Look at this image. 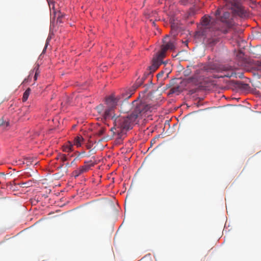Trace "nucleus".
Masks as SVG:
<instances>
[{
  "label": "nucleus",
  "instance_id": "obj_30",
  "mask_svg": "<svg viewBox=\"0 0 261 261\" xmlns=\"http://www.w3.org/2000/svg\"><path fill=\"white\" fill-rule=\"evenodd\" d=\"M65 165L67 167H69L70 166V165L68 163H66Z\"/></svg>",
  "mask_w": 261,
  "mask_h": 261
},
{
  "label": "nucleus",
  "instance_id": "obj_27",
  "mask_svg": "<svg viewBox=\"0 0 261 261\" xmlns=\"http://www.w3.org/2000/svg\"><path fill=\"white\" fill-rule=\"evenodd\" d=\"M164 74V72L163 71H161V72H160L158 75H157V76L158 77H161L163 76Z\"/></svg>",
  "mask_w": 261,
  "mask_h": 261
},
{
  "label": "nucleus",
  "instance_id": "obj_35",
  "mask_svg": "<svg viewBox=\"0 0 261 261\" xmlns=\"http://www.w3.org/2000/svg\"><path fill=\"white\" fill-rule=\"evenodd\" d=\"M56 159H57V160H59V154L57 155V156Z\"/></svg>",
  "mask_w": 261,
  "mask_h": 261
},
{
  "label": "nucleus",
  "instance_id": "obj_18",
  "mask_svg": "<svg viewBox=\"0 0 261 261\" xmlns=\"http://www.w3.org/2000/svg\"><path fill=\"white\" fill-rule=\"evenodd\" d=\"M59 160H60L61 162H62L63 163L66 161H68V159L67 157L66 154L60 153L59 154Z\"/></svg>",
  "mask_w": 261,
  "mask_h": 261
},
{
  "label": "nucleus",
  "instance_id": "obj_36",
  "mask_svg": "<svg viewBox=\"0 0 261 261\" xmlns=\"http://www.w3.org/2000/svg\"><path fill=\"white\" fill-rule=\"evenodd\" d=\"M75 159H74V161H73L71 162V164H73V162H74V161H75Z\"/></svg>",
  "mask_w": 261,
  "mask_h": 261
},
{
  "label": "nucleus",
  "instance_id": "obj_11",
  "mask_svg": "<svg viewBox=\"0 0 261 261\" xmlns=\"http://www.w3.org/2000/svg\"><path fill=\"white\" fill-rule=\"evenodd\" d=\"M114 110L113 109L109 108L107 107V109L105 110V112L102 114V116L105 120L108 119H111L114 121V119L116 118L115 115L114 114Z\"/></svg>",
  "mask_w": 261,
  "mask_h": 261
},
{
  "label": "nucleus",
  "instance_id": "obj_19",
  "mask_svg": "<svg viewBox=\"0 0 261 261\" xmlns=\"http://www.w3.org/2000/svg\"><path fill=\"white\" fill-rule=\"evenodd\" d=\"M238 14L242 16L244 13V10L241 7H238Z\"/></svg>",
  "mask_w": 261,
  "mask_h": 261
},
{
  "label": "nucleus",
  "instance_id": "obj_4",
  "mask_svg": "<svg viewBox=\"0 0 261 261\" xmlns=\"http://www.w3.org/2000/svg\"><path fill=\"white\" fill-rule=\"evenodd\" d=\"M132 105L135 107L132 114L136 117V119L148 112H152L154 109L153 106L147 103L144 101L138 99L134 100Z\"/></svg>",
  "mask_w": 261,
  "mask_h": 261
},
{
  "label": "nucleus",
  "instance_id": "obj_31",
  "mask_svg": "<svg viewBox=\"0 0 261 261\" xmlns=\"http://www.w3.org/2000/svg\"><path fill=\"white\" fill-rule=\"evenodd\" d=\"M178 53H179V52H178V53H177L175 55H173L172 54V56H173V57H176V56L178 55Z\"/></svg>",
  "mask_w": 261,
  "mask_h": 261
},
{
  "label": "nucleus",
  "instance_id": "obj_5",
  "mask_svg": "<svg viewBox=\"0 0 261 261\" xmlns=\"http://www.w3.org/2000/svg\"><path fill=\"white\" fill-rule=\"evenodd\" d=\"M178 81V79H174L170 81L169 87L171 88L168 93V96L172 97L179 94V83Z\"/></svg>",
  "mask_w": 261,
  "mask_h": 261
},
{
  "label": "nucleus",
  "instance_id": "obj_14",
  "mask_svg": "<svg viewBox=\"0 0 261 261\" xmlns=\"http://www.w3.org/2000/svg\"><path fill=\"white\" fill-rule=\"evenodd\" d=\"M84 140V138L81 135H78L74 138L73 145H75L77 147H81Z\"/></svg>",
  "mask_w": 261,
  "mask_h": 261
},
{
  "label": "nucleus",
  "instance_id": "obj_22",
  "mask_svg": "<svg viewBox=\"0 0 261 261\" xmlns=\"http://www.w3.org/2000/svg\"><path fill=\"white\" fill-rule=\"evenodd\" d=\"M191 0H182V1L180 0V4H182L184 5H186L187 4L191 3Z\"/></svg>",
  "mask_w": 261,
  "mask_h": 261
},
{
  "label": "nucleus",
  "instance_id": "obj_12",
  "mask_svg": "<svg viewBox=\"0 0 261 261\" xmlns=\"http://www.w3.org/2000/svg\"><path fill=\"white\" fill-rule=\"evenodd\" d=\"M84 163L85 164V165L81 166L79 168L82 173L88 171L91 167L94 166V164L92 161H85Z\"/></svg>",
  "mask_w": 261,
  "mask_h": 261
},
{
  "label": "nucleus",
  "instance_id": "obj_25",
  "mask_svg": "<svg viewBox=\"0 0 261 261\" xmlns=\"http://www.w3.org/2000/svg\"><path fill=\"white\" fill-rule=\"evenodd\" d=\"M95 153V152L94 151L93 149H91L89 151V154L88 155H87L86 156H90L91 154H94Z\"/></svg>",
  "mask_w": 261,
  "mask_h": 261
},
{
  "label": "nucleus",
  "instance_id": "obj_13",
  "mask_svg": "<svg viewBox=\"0 0 261 261\" xmlns=\"http://www.w3.org/2000/svg\"><path fill=\"white\" fill-rule=\"evenodd\" d=\"M132 107V105L128 103L126 101H123L120 107V111L124 113H126L128 112Z\"/></svg>",
  "mask_w": 261,
  "mask_h": 261
},
{
  "label": "nucleus",
  "instance_id": "obj_28",
  "mask_svg": "<svg viewBox=\"0 0 261 261\" xmlns=\"http://www.w3.org/2000/svg\"><path fill=\"white\" fill-rule=\"evenodd\" d=\"M150 21L153 26H154V27L155 26V23L154 21H152V20H150Z\"/></svg>",
  "mask_w": 261,
  "mask_h": 261
},
{
  "label": "nucleus",
  "instance_id": "obj_1",
  "mask_svg": "<svg viewBox=\"0 0 261 261\" xmlns=\"http://www.w3.org/2000/svg\"><path fill=\"white\" fill-rule=\"evenodd\" d=\"M179 0H168L166 4H169V8L171 11L170 23L171 30L170 35H167L163 40V44L161 46V50L153 58V64L150 67V69L154 70L158 69L162 64L163 59L166 56L167 51L174 50L178 45L177 36L179 33V20L178 17L174 14V11L177 10Z\"/></svg>",
  "mask_w": 261,
  "mask_h": 261
},
{
  "label": "nucleus",
  "instance_id": "obj_33",
  "mask_svg": "<svg viewBox=\"0 0 261 261\" xmlns=\"http://www.w3.org/2000/svg\"><path fill=\"white\" fill-rule=\"evenodd\" d=\"M85 154V151H83V152H82L80 153V155Z\"/></svg>",
  "mask_w": 261,
  "mask_h": 261
},
{
  "label": "nucleus",
  "instance_id": "obj_10",
  "mask_svg": "<svg viewBox=\"0 0 261 261\" xmlns=\"http://www.w3.org/2000/svg\"><path fill=\"white\" fill-rule=\"evenodd\" d=\"M144 79H138L136 82L135 84L134 85V87H135L134 89L133 90H129L128 92H126L125 94L123 93L122 96L123 97L126 99L127 98H129L131 97V96L133 94L134 91L138 88L139 87H140L143 83V80Z\"/></svg>",
  "mask_w": 261,
  "mask_h": 261
},
{
  "label": "nucleus",
  "instance_id": "obj_34",
  "mask_svg": "<svg viewBox=\"0 0 261 261\" xmlns=\"http://www.w3.org/2000/svg\"><path fill=\"white\" fill-rule=\"evenodd\" d=\"M182 43L183 44H185L186 45H187V43L186 41H182Z\"/></svg>",
  "mask_w": 261,
  "mask_h": 261
},
{
  "label": "nucleus",
  "instance_id": "obj_3",
  "mask_svg": "<svg viewBox=\"0 0 261 261\" xmlns=\"http://www.w3.org/2000/svg\"><path fill=\"white\" fill-rule=\"evenodd\" d=\"M136 120V117L132 113L126 116H117L114 119V127L111 128V130H116L117 128L120 129V131L127 130L132 128Z\"/></svg>",
  "mask_w": 261,
  "mask_h": 261
},
{
  "label": "nucleus",
  "instance_id": "obj_15",
  "mask_svg": "<svg viewBox=\"0 0 261 261\" xmlns=\"http://www.w3.org/2000/svg\"><path fill=\"white\" fill-rule=\"evenodd\" d=\"M73 150V144L69 141L66 145L63 146V151L66 152H71Z\"/></svg>",
  "mask_w": 261,
  "mask_h": 261
},
{
  "label": "nucleus",
  "instance_id": "obj_7",
  "mask_svg": "<svg viewBox=\"0 0 261 261\" xmlns=\"http://www.w3.org/2000/svg\"><path fill=\"white\" fill-rule=\"evenodd\" d=\"M220 70L221 71L226 72V73L224 74L223 76L231 77H237L236 73L234 68L229 65H221L220 67Z\"/></svg>",
  "mask_w": 261,
  "mask_h": 261
},
{
  "label": "nucleus",
  "instance_id": "obj_2",
  "mask_svg": "<svg viewBox=\"0 0 261 261\" xmlns=\"http://www.w3.org/2000/svg\"><path fill=\"white\" fill-rule=\"evenodd\" d=\"M221 10L220 9L217 10L215 12V15L216 19L218 18L220 14ZM218 20H215L214 18L209 16H204L202 18L201 24L203 28L201 30L196 32L195 37L196 38H203L204 41L205 39H207L206 42L210 44H215L218 41L217 38H211L212 36H216L219 35V31H221L224 34L228 32L227 29H221L218 27Z\"/></svg>",
  "mask_w": 261,
  "mask_h": 261
},
{
  "label": "nucleus",
  "instance_id": "obj_21",
  "mask_svg": "<svg viewBox=\"0 0 261 261\" xmlns=\"http://www.w3.org/2000/svg\"><path fill=\"white\" fill-rule=\"evenodd\" d=\"M74 173L75 174L74 176L76 177L79 176L80 174H82L83 173L81 171V170L79 169H78L77 170H75L74 171Z\"/></svg>",
  "mask_w": 261,
  "mask_h": 261
},
{
  "label": "nucleus",
  "instance_id": "obj_23",
  "mask_svg": "<svg viewBox=\"0 0 261 261\" xmlns=\"http://www.w3.org/2000/svg\"><path fill=\"white\" fill-rule=\"evenodd\" d=\"M92 145H93V144L91 142H90L89 143L86 144V147L87 149H90L91 148V147H92Z\"/></svg>",
  "mask_w": 261,
  "mask_h": 261
},
{
  "label": "nucleus",
  "instance_id": "obj_8",
  "mask_svg": "<svg viewBox=\"0 0 261 261\" xmlns=\"http://www.w3.org/2000/svg\"><path fill=\"white\" fill-rule=\"evenodd\" d=\"M119 98L115 97L113 95H110L106 98V103L107 107L115 109L118 104Z\"/></svg>",
  "mask_w": 261,
  "mask_h": 261
},
{
  "label": "nucleus",
  "instance_id": "obj_24",
  "mask_svg": "<svg viewBox=\"0 0 261 261\" xmlns=\"http://www.w3.org/2000/svg\"><path fill=\"white\" fill-rule=\"evenodd\" d=\"M103 106L102 105H99L98 107H97V109L98 111V112L100 113H101V111L102 110Z\"/></svg>",
  "mask_w": 261,
  "mask_h": 261
},
{
  "label": "nucleus",
  "instance_id": "obj_9",
  "mask_svg": "<svg viewBox=\"0 0 261 261\" xmlns=\"http://www.w3.org/2000/svg\"><path fill=\"white\" fill-rule=\"evenodd\" d=\"M229 16L230 13L228 12H225L220 19L221 22L224 23L228 29L232 28L234 24L233 21L229 19Z\"/></svg>",
  "mask_w": 261,
  "mask_h": 261
},
{
  "label": "nucleus",
  "instance_id": "obj_20",
  "mask_svg": "<svg viewBox=\"0 0 261 261\" xmlns=\"http://www.w3.org/2000/svg\"><path fill=\"white\" fill-rule=\"evenodd\" d=\"M105 128H100L99 130H98L97 134L98 136H100L105 134Z\"/></svg>",
  "mask_w": 261,
  "mask_h": 261
},
{
  "label": "nucleus",
  "instance_id": "obj_29",
  "mask_svg": "<svg viewBox=\"0 0 261 261\" xmlns=\"http://www.w3.org/2000/svg\"><path fill=\"white\" fill-rule=\"evenodd\" d=\"M37 72H36L35 74V76H34V80H37Z\"/></svg>",
  "mask_w": 261,
  "mask_h": 261
},
{
  "label": "nucleus",
  "instance_id": "obj_6",
  "mask_svg": "<svg viewBox=\"0 0 261 261\" xmlns=\"http://www.w3.org/2000/svg\"><path fill=\"white\" fill-rule=\"evenodd\" d=\"M166 130V133L168 135H172L174 133L177 134L179 129V125L177 123H170V121L166 120L164 124V129Z\"/></svg>",
  "mask_w": 261,
  "mask_h": 261
},
{
  "label": "nucleus",
  "instance_id": "obj_16",
  "mask_svg": "<svg viewBox=\"0 0 261 261\" xmlns=\"http://www.w3.org/2000/svg\"><path fill=\"white\" fill-rule=\"evenodd\" d=\"M31 90L30 88H28L25 92L23 93V97L22 98V100L23 102H25L28 99V97L30 95V94L31 93Z\"/></svg>",
  "mask_w": 261,
  "mask_h": 261
},
{
  "label": "nucleus",
  "instance_id": "obj_32",
  "mask_svg": "<svg viewBox=\"0 0 261 261\" xmlns=\"http://www.w3.org/2000/svg\"><path fill=\"white\" fill-rule=\"evenodd\" d=\"M63 166H64L63 163H62V164L60 165V166L59 168H61L62 167H63Z\"/></svg>",
  "mask_w": 261,
  "mask_h": 261
},
{
  "label": "nucleus",
  "instance_id": "obj_17",
  "mask_svg": "<svg viewBox=\"0 0 261 261\" xmlns=\"http://www.w3.org/2000/svg\"><path fill=\"white\" fill-rule=\"evenodd\" d=\"M10 123L9 121L4 120L3 118L0 119V127H2L4 128H6L9 126Z\"/></svg>",
  "mask_w": 261,
  "mask_h": 261
},
{
  "label": "nucleus",
  "instance_id": "obj_26",
  "mask_svg": "<svg viewBox=\"0 0 261 261\" xmlns=\"http://www.w3.org/2000/svg\"><path fill=\"white\" fill-rule=\"evenodd\" d=\"M152 64H153V60L152 61ZM152 65V64H151V66H150L149 67H148V68H149V73H148V74H149V73H151V72H154L157 69H156L155 70H152L151 69H150V67Z\"/></svg>",
  "mask_w": 261,
  "mask_h": 261
}]
</instances>
